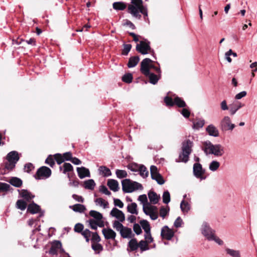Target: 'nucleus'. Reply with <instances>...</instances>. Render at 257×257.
Returning <instances> with one entry per match:
<instances>
[{
	"label": "nucleus",
	"instance_id": "obj_45",
	"mask_svg": "<svg viewBox=\"0 0 257 257\" xmlns=\"http://www.w3.org/2000/svg\"><path fill=\"white\" fill-rule=\"evenodd\" d=\"M169 207H161L160 209V216L163 219L169 214Z\"/></svg>",
	"mask_w": 257,
	"mask_h": 257
},
{
	"label": "nucleus",
	"instance_id": "obj_60",
	"mask_svg": "<svg viewBox=\"0 0 257 257\" xmlns=\"http://www.w3.org/2000/svg\"><path fill=\"white\" fill-rule=\"evenodd\" d=\"M84 226L82 224L78 223L75 224L74 230L75 232L81 233L83 230Z\"/></svg>",
	"mask_w": 257,
	"mask_h": 257
},
{
	"label": "nucleus",
	"instance_id": "obj_8",
	"mask_svg": "<svg viewBox=\"0 0 257 257\" xmlns=\"http://www.w3.org/2000/svg\"><path fill=\"white\" fill-rule=\"evenodd\" d=\"M151 176L153 180H155L157 182L160 184L162 185L164 184L165 180L161 175L158 172L157 167L155 166L152 165L150 168Z\"/></svg>",
	"mask_w": 257,
	"mask_h": 257
},
{
	"label": "nucleus",
	"instance_id": "obj_42",
	"mask_svg": "<svg viewBox=\"0 0 257 257\" xmlns=\"http://www.w3.org/2000/svg\"><path fill=\"white\" fill-rule=\"evenodd\" d=\"M138 247L140 248L142 252L149 249L148 243L145 240H141L138 243Z\"/></svg>",
	"mask_w": 257,
	"mask_h": 257
},
{
	"label": "nucleus",
	"instance_id": "obj_3",
	"mask_svg": "<svg viewBox=\"0 0 257 257\" xmlns=\"http://www.w3.org/2000/svg\"><path fill=\"white\" fill-rule=\"evenodd\" d=\"M7 162L5 163V168L2 174H6L7 171H12L16 167L17 163L20 159L19 154L18 152L13 151L9 152L7 156Z\"/></svg>",
	"mask_w": 257,
	"mask_h": 257
},
{
	"label": "nucleus",
	"instance_id": "obj_22",
	"mask_svg": "<svg viewBox=\"0 0 257 257\" xmlns=\"http://www.w3.org/2000/svg\"><path fill=\"white\" fill-rule=\"evenodd\" d=\"M148 197L150 202L153 204L158 203L160 199V196L154 191H150L148 193Z\"/></svg>",
	"mask_w": 257,
	"mask_h": 257
},
{
	"label": "nucleus",
	"instance_id": "obj_64",
	"mask_svg": "<svg viewBox=\"0 0 257 257\" xmlns=\"http://www.w3.org/2000/svg\"><path fill=\"white\" fill-rule=\"evenodd\" d=\"M34 169V166L31 163H28L26 164L24 166V170L27 173H30Z\"/></svg>",
	"mask_w": 257,
	"mask_h": 257
},
{
	"label": "nucleus",
	"instance_id": "obj_35",
	"mask_svg": "<svg viewBox=\"0 0 257 257\" xmlns=\"http://www.w3.org/2000/svg\"><path fill=\"white\" fill-rule=\"evenodd\" d=\"M126 7V4L122 2H114L113 4V8L116 10L122 11Z\"/></svg>",
	"mask_w": 257,
	"mask_h": 257
},
{
	"label": "nucleus",
	"instance_id": "obj_29",
	"mask_svg": "<svg viewBox=\"0 0 257 257\" xmlns=\"http://www.w3.org/2000/svg\"><path fill=\"white\" fill-rule=\"evenodd\" d=\"M127 210L132 214L137 215L138 214V211H137V204L135 202L128 204L127 206Z\"/></svg>",
	"mask_w": 257,
	"mask_h": 257
},
{
	"label": "nucleus",
	"instance_id": "obj_34",
	"mask_svg": "<svg viewBox=\"0 0 257 257\" xmlns=\"http://www.w3.org/2000/svg\"><path fill=\"white\" fill-rule=\"evenodd\" d=\"M205 121L203 119L198 118L193 122V128L196 130H199L202 128L204 125Z\"/></svg>",
	"mask_w": 257,
	"mask_h": 257
},
{
	"label": "nucleus",
	"instance_id": "obj_51",
	"mask_svg": "<svg viewBox=\"0 0 257 257\" xmlns=\"http://www.w3.org/2000/svg\"><path fill=\"white\" fill-rule=\"evenodd\" d=\"M54 159L59 165H60L65 161L63 156L59 153L56 154L54 155Z\"/></svg>",
	"mask_w": 257,
	"mask_h": 257
},
{
	"label": "nucleus",
	"instance_id": "obj_5",
	"mask_svg": "<svg viewBox=\"0 0 257 257\" xmlns=\"http://www.w3.org/2000/svg\"><path fill=\"white\" fill-rule=\"evenodd\" d=\"M193 143L189 139L185 140L182 143V152L179 155L181 161L186 163L189 160V155L191 153Z\"/></svg>",
	"mask_w": 257,
	"mask_h": 257
},
{
	"label": "nucleus",
	"instance_id": "obj_6",
	"mask_svg": "<svg viewBox=\"0 0 257 257\" xmlns=\"http://www.w3.org/2000/svg\"><path fill=\"white\" fill-rule=\"evenodd\" d=\"M122 189L124 193H132L135 190L143 189L141 184L132 181L130 179H125L121 181Z\"/></svg>",
	"mask_w": 257,
	"mask_h": 257
},
{
	"label": "nucleus",
	"instance_id": "obj_23",
	"mask_svg": "<svg viewBox=\"0 0 257 257\" xmlns=\"http://www.w3.org/2000/svg\"><path fill=\"white\" fill-rule=\"evenodd\" d=\"M9 182L12 186L18 188L20 187L23 184L22 180L20 178L16 177H12L9 181Z\"/></svg>",
	"mask_w": 257,
	"mask_h": 257
},
{
	"label": "nucleus",
	"instance_id": "obj_41",
	"mask_svg": "<svg viewBox=\"0 0 257 257\" xmlns=\"http://www.w3.org/2000/svg\"><path fill=\"white\" fill-rule=\"evenodd\" d=\"M27 205V203L22 199L18 200L16 202L17 208L21 210H24L26 208Z\"/></svg>",
	"mask_w": 257,
	"mask_h": 257
},
{
	"label": "nucleus",
	"instance_id": "obj_19",
	"mask_svg": "<svg viewBox=\"0 0 257 257\" xmlns=\"http://www.w3.org/2000/svg\"><path fill=\"white\" fill-rule=\"evenodd\" d=\"M18 191L21 197L28 201H30L35 197L34 195H32V194L27 190L22 189L21 190H19Z\"/></svg>",
	"mask_w": 257,
	"mask_h": 257
},
{
	"label": "nucleus",
	"instance_id": "obj_21",
	"mask_svg": "<svg viewBox=\"0 0 257 257\" xmlns=\"http://www.w3.org/2000/svg\"><path fill=\"white\" fill-rule=\"evenodd\" d=\"M107 184L109 189L114 192H116L119 189L118 183L115 180L109 179Z\"/></svg>",
	"mask_w": 257,
	"mask_h": 257
},
{
	"label": "nucleus",
	"instance_id": "obj_39",
	"mask_svg": "<svg viewBox=\"0 0 257 257\" xmlns=\"http://www.w3.org/2000/svg\"><path fill=\"white\" fill-rule=\"evenodd\" d=\"M89 215L93 217L95 220H100L102 219L103 216L101 213L100 212L95 211V210H90L89 212Z\"/></svg>",
	"mask_w": 257,
	"mask_h": 257
},
{
	"label": "nucleus",
	"instance_id": "obj_63",
	"mask_svg": "<svg viewBox=\"0 0 257 257\" xmlns=\"http://www.w3.org/2000/svg\"><path fill=\"white\" fill-rule=\"evenodd\" d=\"M99 191L105 195H110L111 192L108 190L107 187L104 185H101L99 188Z\"/></svg>",
	"mask_w": 257,
	"mask_h": 257
},
{
	"label": "nucleus",
	"instance_id": "obj_11",
	"mask_svg": "<svg viewBox=\"0 0 257 257\" xmlns=\"http://www.w3.org/2000/svg\"><path fill=\"white\" fill-rule=\"evenodd\" d=\"M235 127V125L231 123L230 118L226 116L220 122V128L222 131H232Z\"/></svg>",
	"mask_w": 257,
	"mask_h": 257
},
{
	"label": "nucleus",
	"instance_id": "obj_15",
	"mask_svg": "<svg viewBox=\"0 0 257 257\" xmlns=\"http://www.w3.org/2000/svg\"><path fill=\"white\" fill-rule=\"evenodd\" d=\"M102 232L104 237L106 239H114L116 236V233L111 228H103Z\"/></svg>",
	"mask_w": 257,
	"mask_h": 257
},
{
	"label": "nucleus",
	"instance_id": "obj_7",
	"mask_svg": "<svg viewBox=\"0 0 257 257\" xmlns=\"http://www.w3.org/2000/svg\"><path fill=\"white\" fill-rule=\"evenodd\" d=\"M51 174L52 172L49 168L42 166L37 170L34 177L37 180L46 179L50 177Z\"/></svg>",
	"mask_w": 257,
	"mask_h": 257
},
{
	"label": "nucleus",
	"instance_id": "obj_48",
	"mask_svg": "<svg viewBox=\"0 0 257 257\" xmlns=\"http://www.w3.org/2000/svg\"><path fill=\"white\" fill-rule=\"evenodd\" d=\"M120 222L119 221L115 220L113 222L112 224L113 227L119 232L124 227Z\"/></svg>",
	"mask_w": 257,
	"mask_h": 257
},
{
	"label": "nucleus",
	"instance_id": "obj_16",
	"mask_svg": "<svg viewBox=\"0 0 257 257\" xmlns=\"http://www.w3.org/2000/svg\"><path fill=\"white\" fill-rule=\"evenodd\" d=\"M121 236L123 238H131L134 236L132 229L124 226L119 232Z\"/></svg>",
	"mask_w": 257,
	"mask_h": 257
},
{
	"label": "nucleus",
	"instance_id": "obj_55",
	"mask_svg": "<svg viewBox=\"0 0 257 257\" xmlns=\"http://www.w3.org/2000/svg\"><path fill=\"white\" fill-rule=\"evenodd\" d=\"M55 159L52 157L51 155H49L48 157L45 160V163L49 165L51 167L53 168L55 165Z\"/></svg>",
	"mask_w": 257,
	"mask_h": 257
},
{
	"label": "nucleus",
	"instance_id": "obj_36",
	"mask_svg": "<svg viewBox=\"0 0 257 257\" xmlns=\"http://www.w3.org/2000/svg\"><path fill=\"white\" fill-rule=\"evenodd\" d=\"M180 208L183 213H187L190 209V205L188 202L183 200L180 203Z\"/></svg>",
	"mask_w": 257,
	"mask_h": 257
},
{
	"label": "nucleus",
	"instance_id": "obj_13",
	"mask_svg": "<svg viewBox=\"0 0 257 257\" xmlns=\"http://www.w3.org/2000/svg\"><path fill=\"white\" fill-rule=\"evenodd\" d=\"M174 235V232L168 226H164L161 229V236L162 238L171 240Z\"/></svg>",
	"mask_w": 257,
	"mask_h": 257
},
{
	"label": "nucleus",
	"instance_id": "obj_24",
	"mask_svg": "<svg viewBox=\"0 0 257 257\" xmlns=\"http://www.w3.org/2000/svg\"><path fill=\"white\" fill-rule=\"evenodd\" d=\"M40 210V206L35 203L30 204L27 208V211L31 214L38 213Z\"/></svg>",
	"mask_w": 257,
	"mask_h": 257
},
{
	"label": "nucleus",
	"instance_id": "obj_59",
	"mask_svg": "<svg viewBox=\"0 0 257 257\" xmlns=\"http://www.w3.org/2000/svg\"><path fill=\"white\" fill-rule=\"evenodd\" d=\"M208 240H214L219 245H222L223 243V242L222 240H221L219 238L215 236L214 233L212 235L209 237Z\"/></svg>",
	"mask_w": 257,
	"mask_h": 257
},
{
	"label": "nucleus",
	"instance_id": "obj_10",
	"mask_svg": "<svg viewBox=\"0 0 257 257\" xmlns=\"http://www.w3.org/2000/svg\"><path fill=\"white\" fill-rule=\"evenodd\" d=\"M193 174L198 179L201 180H205L206 177L204 176L205 170L202 168V165L200 163H196L193 165Z\"/></svg>",
	"mask_w": 257,
	"mask_h": 257
},
{
	"label": "nucleus",
	"instance_id": "obj_53",
	"mask_svg": "<svg viewBox=\"0 0 257 257\" xmlns=\"http://www.w3.org/2000/svg\"><path fill=\"white\" fill-rule=\"evenodd\" d=\"M127 168L133 172H138L140 169V165L136 163L130 164L127 165Z\"/></svg>",
	"mask_w": 257,
	"mask_h": 257
},
{
	"label": "nucleus",
	"instance_id": "obj_37",
	"mask_svg": "<svg viewBox=\"0 0 257 257\" xmlns=\"http://www.w3.org/2000/svg\"><path fill=\"white\" fill-rule=\"evenodd\" d=\"M174 104L179 107H185L186 106L185 102L180 97L176 96L174 98Z\"/></svg>",
	"mask_w": 257,
	"mask_h": 257
},
{
	"label": "nucleus",
	"instance_id": "obj_17",
	"mask_svg": "<svg viewBox=\"0 0 257 257\" xmlns=\"http://www.w3.org/2000/svg\"><path fill=\"white\" fill-rule=\"evenodd\" d=\"M78 175L80 179H83L85 177H89L90 176V172L88 169L84 167L77 168Z\"/></svg>",
	"mask_w": 257,
	"mask_h": 257
},
{
	"label": "nucleus",
	"instance_id": "obj_1",
	"mask_svg": "<svg viewBox=\"0 0 257 257\" xmlns=\"http://www.w3.org/2000/svg\"><path fill=\"white\" fill-rule=\"evenodd\" d=\"M131 5L128 6V13L131 14L133 17L141 19L142 13L144 15V18L145 21L148 20V10L147 8L143 6L142 0H131Z\"/></svg>",
	"mask_w": 257,
	"mask_h": 257
},
{
	"label": "nucleus",
	"instance_id": "obj_49",
	"mask_svg": "<svg viewBox=\"0 0 257 257\" xmlns=\"http://www.w3.org/2000/svg\"><path fill=\"white\" fill-rule=\"evenodd\" d=\"M10 185L0 182V191L2 192H6L10 190L11 188Z\"/></svg>",
	"mask_w": 257,
	"mask_h": 257
},
{
	"label": "nucleus",
	"instance_id": "obj_43",
	"mask_svg": "<svg viewBox=\"0 0 257 257\" xmlns=\"http://www.w3.org/2000/svg\"><path fill=\"white\" fill-rule=\"evenodd\" d=\"M220 166V163L217 161H212L209 164V169L212 171H216Z\"/></svg>",
	"mask_w": 257,
	"mask_h": 257
},
{
	"label": "nucleus",
	"instance_id": "obj_2",
	"mask_svg": "<svg viewBox=\"0 0 257 257\" xmlns=\"http://www.w3.org/2000/svg\"><path fill=\"white\" fill-rule=\"evenodd\" d=\"M149 62H152V60L150 58H145L141 63V72L146 76L149 78V81L152 84H156L157 83L158 80L161 77V73L160 75L157 73L156 74L150 72L148 69V63Z\"/></svg>",
	"mask_w": 257,
	"mask_h": 257
},
{
	"label": "nucleus",
	"instance_id": "obj_28",
	"mask_svg": "<svg viewBox=\"0 0 257 257\" xmlns=\"http://www.w3.org/2000/svg\"><path fill=\"white\" fill-rule=\"evenodd\" d=\"M140 61V58L139 56H133L131 57L128 60L127 63V67L128 68H133L135 67Z\"/></svg>",
	"mask_w": 257,
	"mask_h": 257
},
{
	"label": "nucleus",
	"instance_id": "obj_56",
	"mask_svg": "<svg viewBox=\"0 0 257 257\" xmlns=\"http://www.w3.org/2000/svg\"><path fill=\"white\" fill-rule=\"evenodd\" d=\"M132 48V45L130 44H123V49L122 51V54L127 55Z\"/></svg>",
	"mask_w": 257,
	"mask_h": 257
},
{
	"label": "nucleus",
	"instance_id": "obj_52",
	"mask_svg": "<svg viewBox=\"0 0 257 257\" xmlns=\"http://www.w3.org/2000/svg\"><path fill=\"white\" fill-rule=\"evenodd\" d=\"M153 61L152 60V62H149L148 63V69L150 71V69H153L157 73L159 74L160 75V73H161V69L159 67L156 66L154 64H152Z\"/></svg>",
	"mask_w": 257,
	"mask_h": 257
},
{
	"label": "nucleus",
	"instance_id": "obj_57",
	"mask_svg": "<svg viewBox=\"0 0 257 257\" xmlns=\"http://www.w3.org/2000/svg\"><path fill=\"white\" fill-rule=\"evenodd\" d=\"M91 235L92 237L91 240L92 242L98 243L100 241V237L96 232H92Z\"/></svg>",
	"mask_w": 257,
	"mask_h": 257
},
{
	"label": "nucleus",
	"instance_id": "obj_46",
	"mask_svg": "<svg viewBox=\"0 0 257 257\" xmlns=\"http://www.w3.org/2000/svg\"><path fill=\"white\" fill-rule=\"evenodd\" d=\"M133 75L131 73H128L125 74L122 77V81L126 83H130L132 82L133 80Z\"/></svg>",
	"mask_w": 257,
	"mask_h": 257
},
{
	"label": "nucleus",
	"instance_id": "obj_20",
	"mask_svg": "<svg viewBox=\"0 0 257 257\" xmlns=\"http://www.w3.org/2000/svg\"><path fill=\"white\" fill-rule=\"evenodd\" d=\"M206 131L209 136L217 137L219 136V132L213 124L209 125L206 128Z\"/></svg>",
	"mask_w": 257,
	"mask_h": 257
},
{
	"label": "nucleus",
	"instance_id": "obj_38",
	"mask_svg": "<svg viewBox=\"0 0 257 257\" xmlns=\"http://www.w3.org/2000/svg\"><path fill=\"white\" fill-rule=\"evenodd\" d=\"M143 229L144 230L145 233L151 231V227L149 222L146 220H142L140 222Z\"/></svg>",
	"mask_w": 257,
	"mask_h": 257
},
{
	"label": "nucleus",
	"instance_id": "obj_32",
	"mask_svg": "<svg viewBox=\"0 0 257 257\" xmlns=\"http://www.w3.org/2000/svg\"><path fill=\"white\" fill-rule=\"evenodd\" d=\"M95 183L93 179L86 180L84 182V187L85 189L89 190H93L95 186Z\"/></svg>",
	"mask_w": 257,
	"mask_h": 257
},
{
	"label": "nucleus",
	"instance_id": "obj_50",
	"mask_svg": "<svg viewBox=\"0 0 257 257\" xmlns=\"http://www.w3.org/2000/svg\"><path fill=\"white\" fill-rule=\"evenodd\" d=\"M92 233L89 229H86L84 230L82 232L81 234L84 236V237L85 238L86 241L87 242H89V237L92 234Z\"/></svg>",
	"mask_w": 257,
	"mask_h": 257
},
{
	"label": "nucleus",
	"instance_id": "obj_27",
	"mask_svg": "<svg viewBox=\"0 0 257 257\" xmlns=\"http://www.w3.org/2000/svg\"><path fill=\"white\" fill-rule=\"evenodd\" d=\"M59 169L60 171L63 170L62 172L63 174H66L73 170V166L69 163H65L63 166H60Z\"/></svg>",
	"mask_w": 257,
	"mask_h": 257
},
{
	"label": "nucleus",
	"instance_id": "obj_14",
	"mask_svg": "<svg viewBox=\"0 0 257 257\" xmlns=\"http://www.w3.org/2000/svg\"><path fill=\"white\" fill-rule=\"evenodd\" d=\"M202 233L205 236L207 239H209V237L212 236L215 231L212 230L206 222H204L202 225L201 228Z\"/></svg>",
	"mask_w": 257,
	"mask_h": 257
},
{
	"label": "nucleus",
	"instance_id": "obj_40",
	"mask_svg": "<svg viewBox=\"0 0 257 257\" xmlns=\"http://www.w3.org/2000/svg\"><path fill=\"white\" fill-rule=\"evenodd\" d=\"M139 172L140 175L143 178H146L149 175L148 171H147L146 167L143 165H140Z\"/></svg>",
	"mask_w": 257,
	"mask_h": 257
},
{
	"label": "nucleus",
	"instance_id": "obj_47",
	"mask_svg": "<svg viewBox=\"0 0 257 257\" xmlns=\"http://www.w3.org/2000/svg\"><path fill=\"white\" fill-rule=\"evenodd\" d=\"M163 202L165 204H168L170 201V194L169 192L167 190L164 192L163 194Z\"/></svg>",
	"mask_w": 257,
	"mask_h": 257
},
{
	"label": "nucleus",
	"instance_id": "obj_61",
	"mask_svg": "<svg viewBox=\"0 0 257 257\" xmlns=\"http://www.w3.org/2000/svg\"><path fill=\"white\" fill-rule=\"evenodd\" d=\"M92 248L95 251H97L98 252H99L103 249L102 246L98 243L92 244Z\"/></svg>",
	"mask_w": 257,
	"mask_h": 257
},
{
	"label": "nucleus",
	"instance_id": "obj_31",
	"mask_svg": "<svg viewBox=\"0 0 257 257\" xmlns=\"http://www.w3.org/2000/svg\"><path fill=\"white\" fill-rule=\"evenodd\" d=\"M226 253L232 257H241L240 251L238 250H234L229 248L225 249Z\"/></svg>",
	"mask_w": 257,
	"mask_h": 257
},
{
	"label": "nucleus",
	"instance_id": "obj_9",
	"mask_svg": "<svg viewBox=\"0 0 257 257\" xmlns=\"http://www.w3.org/2000/svg\"><path fill=\"white\" fill-rule=\"evenodd\" d=\"M150 42L147 40L141 41L136 46V50L142 54H147L151 50Z\"/></svg>",
	"mask_w": 257,
	"mask_h": 257
},
{
	"label": "nucleus",
	"instance_id": "obj_62",
	"mask_svg": "<svg viewBox=\"0 0 257 257\" xmlns=\"http://www.w3.org/2000/svg\"><path fill=\"white\" fill-rule=\"evenodd\" d=\"M133 229L134 232L137 234L139 235L142 232L141 226L138 223H135L133 226Z\"/></svg>",
	"mask_w": 257,
	"mask_h": 257
},
{
	"label": "nucleus",
	"instance_id": "obj_25",
	"mask_svg": "<svg viewBox=\"0 0 257 257\" xmlns=\"http://www.w3.org/2000/svg\"><path fill=\"white\" fill-rule=\"evenodd\" d=\"M128 247L130 248V251H136L138 248V243L136 238H132L127 244Z\"/></svg>",
	"mask_w": 257,
	"mask_h": 257
},
{
	"label": "nucleus",
	"instance_id": "obj_30",
	"mask_svg": "<svg viewBox=\"0 0 257 257\" xmlns=\"http://www.w3.org/2000/svg\"><path fill=\"white\" fill-rule=\"evenodd\" d=\"M94 202L96 205L102 207L103 208L108 207V202L102 198H97L94 200Z\"/></svg>",
	"mask_w": 257,
	"mask_h": 257
},
{
	"label": "nucleus",
	"instance_id": "obj_12",
	"mask_svg": "<svg viewBox=\"0 0 257 257\" xmlns=\"http://www.w3.org/2000/svg\"><path fill=\"white\" fill-rule=\"evenodd\" d=\"M58 251L61 253H64V250L62 247L61 242L59 240H54L51 243V246L49 251L50 254H57Z\"/></svg>",
	"mask_w": 257,
	"mask_h": 257
},
{
	"label": "nucleus",
	"instance_id": "obj_18",
	"mask_svg": "<svg viewBox=\"0 0 257 257\" xmlns=\"http://www.w3.org/2000/svg\"><path fill=\"white\" fill-rule=\"evenodd\" d=\"M98 171L99 174L104 177H107L111 175L110 170L105 166H100L98 169Z\"/></svg>",
	"mask_w": 257,
	"mask_h": 257
},
{
	"label": "nucleus",
	"instance_id": "obj_58",
	"mask_svg": "<svg viewBox=\"0 0 257 257\" xmlns=\"http://www.w3.org/2000/svg\"><path fill=\"white\" fill-rule=\"evenodd\" d=\"M164 101L167 106H173L174 105V100L169 96H166L164 98Z\"/></svg>",
	"mask_w": 257,
	"mask_h": 257
},
{
	"label": "nucleus",
	"instance_id": "obj_33",
	"mask_svg": "<svg viewBox=\"0 0 257 257\" xmlns=\"http://www.w3.org/2000/svg\"><path fill=\"white\" fill-rule=\"evenodd\" d=\"M242 106V105L239 102H237L230 105L229 109L230 114L231 115L234 114L235 112Z\"/></svg>",
	"mask_w": 257,
	"mask_h": 257
},
{
	"label": "nucleus",
	"instance_id": "obj_4",
	"mask_svg": "<svg viewBox=\"0 0 257 257\" xmlns=\"http://www.w3.org/2000/svg\"><path fill=\"white\" fill-rule=\"evenodd\" d=\"M203 151L206 154H211L216 156H221L224 154L223 147L220 144L213 145L210 141L204 143Z\"/></svg>",
	"mask_w": 257,
	"mask_h": 257
},
{
	"label": "nucleus",
	"instance_id": "obj_54",
	"mask_svg": "<svg viewBox=\"0 0 257 257\" xmlns=\"http://www.w3.org/2000/svg\"><path fill=\"white\" fill-rule=\"evenodd\" d=\"M87 222L89 223V225L92 229L97 230V220H95L94 219H90L89 220L87 221Z\"/></svg>",
	"mask_w": 257,
	"mask_h": 257
},
{
	"label": "nucleus",
	"instance_id": "obj_44",
	"mask_svg": "<svg viewBox=\"0 0 257 257\" xmlns=\"http://www.w3.org/2000/svg\"><path fill=\"white\" fill-rule=\"evenodd\" d=\"M116 177L119 179L124 178L127 177V174L126 171L117 169L115 171Z\"/></svg>",
	"mask_w": 257,
	"mask_h": 257
},
{
	"label": "nucleus",
	"instance_id": "obj_26",
	"mask_svg": "<svg viewBox=\"0 0 257 257\" xmlns=\"http://www.w3.org/2000/svg\"><path fill=\"white\" fill-rule=\"evenodd\" d=\"M70 208H71L74 212L83 213L84 212L86 208L85 206L81 204H76L72 206H70Z\"/></svg>",
	"mask_w": 257,
	"mask_h": 257
}]
</instances>
